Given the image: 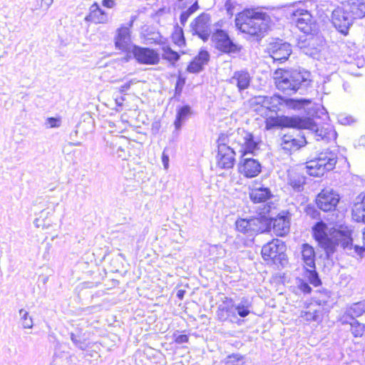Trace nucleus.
<instances>
[{
	"instance_id": "46",
	"label": "nucleus",
	"mask_w": 365,
	"mask_h": 365,
	"mask_svg": "<svg viewBox=\"0 0 365 365\" xmlns=\"http://www.w3.org/2000/svg\"><path fill=\"white\" fill-rule=\"evenodd\" d=\"M299 288L302 292L305 294H309L312 291V288L310 287V286L307 282H302L300 283V284L299 285Z\"/></svg>"
},
{
	"instance_id": "8",
	"label": "nucleus",
	"mask_w": 365,
	"mask_h": 365,
	"mask_svg": "<svg viewBox=\"0 0 365 365\" xmlns=\"http://www.w3.org/2000/svg\"><path fill=\"white\" fill-rule=\"evenodd\" d=\"M212 39L215 48L223 53L229 54L236 53L241 50V47L234 43L228 34L222 29H217L212 34Z\"/></svg>"
},
{
	"instance_id": "37",
	"label": "nucleus",
	"mask_w": 365,
	"mask_h": 365,
	"mask_svg": "<svg viewBox=\"0 0 365 365\" xmlns=\"http://www.w3.org/2000/svg\"><path fill=\"white\" fill-rule=\"evenodd\" d=\"M235 225L237 231L248 235H252L251 230V218L239 219L236 221Z\"/></svg>"
},
{
	"instance_id": "22",
	"label": "nucleus",
	"mask_w": 365,
	"mask_h": 365,
	"mask_svg": "<svg viewBox=\"0 0 365 365\" xmlns=\"http://www.w3.org/2000/svg\"><path fill=\"white\" fill-rule=\"evenodd\" d=\"M268 111H275L278 109V106L285 104L287 107L291 108H297L300 106V102L292 98H284L279 96L274 95L268 96Z\"/></svg>"
},
{
	"instance_id": "55",
	"label": "nucleus",
	"mask_w": 365,
	"mask_h": 365,
	"mask_svg": "<svg viewBox=\"0 0 365 365\" xmlns=\"http://www.w3.org/2000/svg\"><path fill=\"white\" fill-rule=\"evenodd\" d=\"M359 145L365 146V136H361L359 140Z\"/></svg>"
},
{
	"instance_id": "25",
	"label": "nucleus",
	"mask_w": 365,
	"mask_h": 365,
	"mask_svg": "<svg viewBox=\"0 0 365 365\" xmlns=\"http://www.w3.org/2000/svg\"><path fill=\"white\" fill-rule=\"evenodd\" d=\"M278 240H273L264 245L262 248V256L264 260L275 262L276 258L281 255Z\"/></svg>"
},
{
	"instance_id": "33",
	"label": "nucleus",
	"mask_w": 365,
	"mask_h": 365,
	"mask_svg": "<svg viewBox=\"0 0 365 365\" xmlns=\"http://www.w3.org/2000/svg\"><path fill=\"white\" fill-rule=\"evenodd\" d=\"M343 324H349L351 326V331L355 337H360L364 334L365 331V325L360 323L355 319H341Z\"/></svg>"
},
{
	"instance_id": "42",
	"label": "nucleus",
	"mask_w": 365,
	"mask_h": 365,
	"mask_svg": "<svg viewBox=\"0 0 365 365\" xmlns=\"http://www.w3.org/2000/svg\"><path fill=\"white\" fill-rule=\"evenodd\" d=\"M252 106H260L262 109H265V113L268 109V96H255L250 100Z\"/></svg>"
},
{
	"instance_id": "30",
	"label": "nucleus",
	"mask_w": 365,
	"mask_h": 365,
	"mask_svg": "<svg viewBox=\"0 0 365 365\" xmlns=\"http://www.w3.org/2000/svg\"><path fill=\"white\" fill-rule=\"evenodd\" d=\"M307 173L314 177H321L328 172L326 168L322 165L319 160L317 158L312 160L307 163L306 165Z\"/></svg>"
},
{
	"instance_id": "32",
	"label": "nucleus",
	"mask_w": 365,
	"mask_h": 365,
	"mask_svg": "<svg viewBox=\"0 0 365 365\" xmlns=\"http://www.w3.org/2000/svg\"><path fill=\"white\" fill-rule=\"evenodd\" d=\"M288 184L296 191H301L305 184L304 177L296 172L288 173Z\"/></svg>"
},
{
	"instance_id": "7",
	"label": "nucleus",
	"mask_w": 365,
	"mask_h": 365,
	"mask_svg": "<svg viewBox=\"0 0 365 365\" xmlns=\"http://www.w3.org/2000/svg\"><path fill=\"white\" fill-rule=\"evenodd\" d=\"M292 16L297 28L304 34H309L317 31L316 22L312 15L307 10L302 9L293 10Z\"/></svg>"
},
{
	"instance_id": "51",
	"label": "nucleus",
	"mask_w": 365,
	"mask_h": 365,
	"mask_svg": "<svg viewBox=\"0 0 365 365\" xmlns=\"http://www.w3.org/2000/svg\"><path fill=\"white\" fill-rule=\"evenodd\" d=\"M162 162L165 169L167 170L169 167V156L167 154H165V151L163 153L162 155Z\"/></svg>"
},
{
	"instance_id": "60",
	"label": "nucleus",
	"mask_w": 365,
	"mask_h": 365,
	"mask_svg": "<svg viewBox=\"0 0 365 365\" xmlns=\"http://www.w3.org/2000/svg\"><path fill=\"white\" fill-rule=\"evenodd\" d=\"M242 365H247V364H246L244 362V363H242Z\"/></svg>"
},
{
	"instance_id": "10",
	"label": "nucleus",
	"mask_w": 365,
	"mask_h": 365,
	"mask_svg": "<svg viewBox=\"0 0 365 365\" xmlns=\"http://www.w3.org/2000/svg\"><path fill=\"white\" fill-rule=\"evenodd\" d=\"M353 17L344 6L338 7L332 11L331 21L334 27L341 34H346L353 23Z\"/></svg>"
},
{
	"instance_id": "5",
	"label": "nucleus",
	"mask_w": 365,
	"mask_h": 365,
	"mask_svg": "<svg viewBox=\"0 0 365 365\" xmlns=\"http://www.w3.org/2000/svg\"><path fill=\"white\" fill-rule=\"evenodd\" d=\"M287 125L298 129L307 130L317 140L329 143L335 140L337 136L334 128L329 124L319 125L309 118L294 117L287 120Z\"/></svg>"
},
{
	"instance_id": "52",
	"label": "nucleus",
	"mask_w": 365,
	"mask_h": 365,
	"mask_svg": "<svg viewBox=\"0 0 365 365\" xmlns=\"http://www.w3.org/2000/svg\"><path fill=\"white\" fill-rule=\"evenodd\" d=\"M339 121L341 124H349L352 121V119L351 117H344L341 115L339 117Z\"/></svg>"
},
{
	"instance_id": "27",
	"label": "nucleus",
	"mask_w": 365,
	"mask_h": 365,
	"mask_svg": "<svg viewBox=\"0 0 365 365\" xmlns=\"http://www.w3.org/2000/svg\"><path fill=\"white\" fill-rule=\"evenodd\" d=\"M317 159L327 171H330L335 168L337 155L335 152L327 150L319 153Z\"/></svg>"
},
{
	"instance_id": "23",
	"label": "nucleus",
	"mask_w": 365,
	"mask_h": 365,
	"mask_svg": "<svg viewBox=\"0 0 365 365\" xmlns=\"http://www.w3.org/2000/svg\"><path fill=\"white\" fill-rule=\"evenodd\" d=\"M210 59V55L207 51H201L199 54L190 63L187 68L189 73H197L200 72Z\"/></svg>"
},
{
	"instance_id": "47",
	"label": "nucleus",
	"mask_w": 365,
	"mask_h": 365,
	"mask_svg": "<svg viewBox=\"0 0 365 365\" xmlns=\"http://www.w3.org/2000/svg\"><path fill=\"white\" fill-rule=\"evenodd\" d=\"M363 247H359L358 245L352 246V250H354V252L360 253L362 250H365V228L363 232Z\"/></svg>"
},
{
	"instance_id": "15",
	"label": "nucleus",
	"mask_w": 365,
	"mask_h": 365,
	"mask_svg": "<svg viewBox=\"0 0 365 365\" xmlns=\"http://www.w3.org/2000/svg\"><path fill=\"white\" fill-rule=\"evenodd\" d=\"M235 302L232 298L225 297L222 303L218 306L216 312L217 319L220 322L230 321L233 322L232 319L237 318L236 312H235Z\"/></svg>"
},
{
	"instance_id": "6",
	"label": "nucleus",
	"mask_w": 365,
	"mask_h": 365,
	"mask_svg": "<svg viewBox=\"0 0 365 365\" xmlns=\"http://www.w3.org/2000/svg\"><path fill=\"white\" fill-rule=\"evenodd\" d=\"M227 136L222 135L217 140V165L222 169H229L233 167L235 160V156L239 150V147L235 141L233 147L227 145Z\"/></svg>"
},
{
	"instance_id": "59",
	"label": "nucleus",
	"mask_w": 365,
	"mask_h": 365,
	"mask_svg": "<svg viewBox=\"0 0 365 365\" xmlns=\"http://www.w3.org/2000/svg\"><path fill=\"white\" fill-rule=\"evenodd\" d=\"M118 150L123 151L122 148H119Z\"/></svg>"
},
{
	"instance_id": "53",
	"label": "nucleus",
	"mask_w": 365,
	"mask_h": 365,
	"mask_svg": "<svg viewBox=\"0 0 365 365\" xmlns=\"http://www.w3.org/2000/svg\"><path fill=\"white\" fill-rule=\"evenodd\" d=\"M184 43H185V39H184V36H183V32H182V29H180L179 38L178 39L177 43L179 46H181Z\"/></svg>"
},
{
	"instance_id": "3",
	"label": "nucleus",
	"mask_w": 365,
	"mask_h": 365,
	"mask_svg": "<svg viewBox=\"0 0 365 365\" xmlns=\"http://www.w3.org/2000/svg\"><path fill=\"white\" fill-rule=\"evenodd\" d=\"M310 73L307 71L297 70L277 69L273 74V78L277 88L282 92L291 95L299 91H304L310 86Z\"/></svg>"
},
{
	"instance_id": "20",
	"label": "nucleus",
	"mask_w": 365,
	"mask_h": 365,
	"mask_svg": "<svg viewBox=\"0 0 365 365\" xmlns=\"http://www.w3.org/2000/svg\"><path fill=\"white\" fill-rule=\"evenodd\" d=\"M85 21L94 24H107L110 21V18L108 14L95 2L91 6L90 12L85 17Z\"/></svg>"
},
{
	"instance_id": "41",
	"label": "nucleus",
	"mask_w": 365,
	"mask_h": 365,
	"mask_svg": "<svg viewBox=\"0 0 365 365\" xmlns=\"http://www.w3.org/2000/svg\"><path fill=\"white\" fill-rule=\"evenodd\" d=\"M199 9V6L197 2H195L192 6H190L187 10L182 11L180 16V21L182 26H185L187 22L188 18L194 14Z\"/></svg>"
},
{
	"instance_id": "4",
	"label": "nucleus",
	"mask_w": 365,
	"mask_h": 365,
	"mask_svg": "<svg viewBox=\"0 0 365 365\" xmlns=\"http://www.w3.org/2000/svg\"><path fill=\"white\" fill-rule=\"evenodd\" d=\"M270 17L266 13L253 9L245 10L235 18L237 28L243 33L261 38L267 31Z\"/></svg>"
},
{
	"instance_id": "14",
	"label": "nucleus",
	"mask_w": 365,
	"mask_h": 365,
	"mask_svg": "<svg viewBox=\"0 0 365 365\" xmlns=\"http://www.w3.org/2000/svg\"><path fill=\"white\" fill-rule=\"evenodd\" d=\"M133 53L136 61L142 64L155 65L160 61L158 52L149 48L134 46Z\"/></svg>"
},
{
	"instance_id": "17",
	"label": "nucleus",
	"mask_w": 365,
	"mask_h": 365,
	"mask_svg": "<svg viewBox=\"0 0 365 365\" xmlns=\"http://www.w3.org/2000/svg\"><path fill=\"white\" fill-rule=\"evenodd\" d=\"M291 215L288 212H280L273 220V231L277 236H284L290 229Z\"/></svg>"
},
{
	"instance_id": "35",
	"label": "nucleus",
	"mask_w": 365,
	"mask_h": 365,
	"mask_svg": "<svg viewBox=\"0 0 365 365\" xmlns=\"http://www.w3.org/2000/svg\"><path fill=\"white\" fill-rule=\"evenodd\" d=\"M319 307L318 305L311 304L307 307V310L301 312V317L306 321L317 322L319 320Z\"/></svg>"
},
{
	"instance_id": "48",
	"label": "nucleus",
	"mask_w": 365,
	"mask_h": 365,
	"mask_svg": "<svg viewBox=\"0 0 365 365\" xmlns=\"http://www.w3.org/2000/svg\"><path fill=\"white\" fill-rule=\"evenodd\" d=\"M134 83H135V81L131 80V81L127 82L126 83H125L124 85H122L119 88L120 92L121 93H125L130 88V86L132 84H133Z\"/></svg>"
},
{
	"instance_id": "38",
	"label": "nucleus",
	"mask_w": 365,
	"mask_h": 365,
	"mask_svg": "<svg viewBox=\"0 0 365 365\" xmlns=\"http://www.w3.org/2000/svg\"><path fill=\"white\" fill-rule=\"evenodd\" d=\"M291 118H287L283 121L281 119H279L278 118L274 117H270L266 119L265 120V128L267 130H271L276 127H279L282 125H284L286 127H289L287 125V120L290 119ZM292 128L291 126H289Z\"/></svg>"
},
{
	"instance_id": "19",
	"label": "nucleus",
	"mask_w": 365,
	"mask_h": 365,
	"mask_svg": "<svg viewBox=\"0 0 365 365\" xmlns=\"http://www.w3.org/2000/svg\"><path fill=\"white\" fill-rule=\"evenodd\" d=\"M273 197L274 195L272 194L269 188L265 187H254L250 192V200L254 203L266 202V205L268 203L274 205L272 202H268ZM273 207L274 205H272Z\"/></svg>"
},
{
	"instance_id": "36",
	"label": "nucleus",
	"mask_w": 365,
	"mask_h": 365,
	"mask_svg": "<svg viewBox=\"0 0 365 365\" xmlns=\"http://www.w3.org/2000/svg\"><path fill=\"white\" fill-rule=\"evenodd\" d=\"M191 113V108L189 106H184L178 109L174 125L176 129H180L183 121Z\"/></svg>"
},
{
	"instance_id": "49",
	"label": "nucleus",
	"mask_w": 365,
	"mask_h": 365,
	"mask_svg": "<svg viewBox=\"0 0 365 365\" xmlns=\"http://www.w3.org/2000/svg\"><path fill=\"white\" fill-rule=\"evenodd\" d=\"M188 336L185 334H180L175 337V342L178 344H182L187 342L188 341Z\"/></svg>"
},
{
	"instance_id": "34",
	"label": "nucleus",
	"mask_w": 365,
	"mask_h": 365,
	"mask_svg": "<svg viewBox=\"0 0 365 365\" xmlns=\"http://www.w3.org/2000/svg\"><path fill=\"white\" fill-rule=\"evenodd\" d=\"M252 303L247 297H242L237 304H235V312L237 311L239 316L246 317L250 313Z\"/></svg>"
},
{
	"instance_id": "21",
	"label": "nucleus",
	"mask_w": 365,
	"mask_h": 365,
	"mask_svg": "<svg viewBox=\"0 0 365 365\" xmlns=\"http://www.w3.org/2000/svg\"><path fill=\"white\" fill-rule=\"evenodd\" d=\"M228 81L230 84L236 86L238 91L241 92L250 86L251 76L246 71H237L233 73Z\"/></svg>"
},
{
	"instance_id": "54",
	"label": "nucleus",
	"mask_w": 365,
	"mask_h": 365,
	"mask_svg": "<svg viewBox=\"0 0 365 365\" xmlns=\"http://www.w3.org/2000/svg\"><path fill=\"white\" fill-rule=\"evenodd\" d=\"M185 293V291L183 290V289H180L177 292V297L180 299H182L183 297H184V294Z\"/></svg>"
},
{
	"instance_id": "24",
	"label": "nucleus",
	"mask_w": 365,
	"mask_h": 365,
	"mask_svg": "<svg viewBox=\"0 0 365 365\" xmlns=\"http://www.w3.org/2000/svg\"><path fill=\"white\" fill-rule=\"evenodd\" d=\"M352 218L365 223V195H359L356 197L352 207Z\"/></svg>"
},
{
	"instance_id": "39",
	"label": "nucleus",
	"mask_w": 365,
	"mask_h": 365,
	"mask_svg": "<svg viewBox=\"0 0 365 365\" xmlns=\"http://www.w3.org/2000/svg\"><path fill=\"white\" fill-rule=\"evenodd\" d=\"M19 312L22 327L24 329H31L34 326V322L29 312L24 309H21Z\"/></svg>"
},
{
	"instance_id": "1",
	"label": "nucleus",
	"mask_w": 365,
	"mask_h": 365,
	"mask_svg": "<svg viewBox=\"0 0 365 365\" xmlns=\"http://www.w3.org/2000/svg\"><path fill=\"white\" fill-rule=\"evenodd\" d=\"M235 142L238 145V153L241 155V160L238 164L240 173L248 178L257 176L262 170L260 163L256 159L245 156L248 154H255L259 149V141L252 133L244 129H238Z\"/></svg>"
},
{
	"instance_id": "57",
	"label": "nucleus",
	"mask_w": 365,
	"mask_h": 365,
	"mask_svg": "<svg viewBox=\"0 0 365 365\" xmlns=\"http://www.w3.org/2000/svg\"><path fill=\"white\" fill-rule=\"evenodd\" d=\"M181 91V88H179V83L178 82L177 83V86H176V91Z\"/></svg>"
},
{
	"instance_id": "11",
	"label": "nucleus",
	"mask_w": 365,
	"mask_h": 365,
	"mask_svg": "<svg viewBox=\"0 0 365 365\" xmlns=\"http://www.w3.org/2000/svg\"><path fill=\"white\" fill-rule=\"evenodd\" d=\"M272 204L264 205L259 212V217L251 218L252 235L255 233L267 232L271 228L272 220L266 216L272 209Z\"/></svg>"
},
{
	"instance_id": "9",
	"label": "nucleus",
	"mask_w": 365,
	"mask_h": 365,
	"mask_svg": "<svg viewBox=\"0 0 365 365\" xmlns=\"http://www.w3.org/2000/svg\"><path fill=\"white\" fill-rule=\"evenodd\" d=\"M307 143L304 135H295L294 133L284 134L279 140L278 145L285 154H291Z\"/></svg>"
},
{
	"instance_id": "16",
	"label": "nucleus",
	"mask_w": 365,
	"mask_h": 365,
	"mask_svg": "<svg viewBox=\"0 0 365 365\" xmlns=\"http://www.w3.org/2000/svg\"><path fill=\"white\" fill-rule=\"evenodd\" d=\"M134 19H132L128 26H121L117 29V34L115 37V45L117 48L121 51H127L130 46V28L133 26Z\"/></svg>"
},
{
	"instance_id": "31",
	"label": "nucleus",
	"mask_w": 365,
	"mask_h": 365,
	"mask_svg": "<svg viewBox=\"0 0 365 365\" xmlns=\"http://www.w3.org/2000/svg\"><path fill=\"white\" fill-rule=\"evenodd\" d=\"M365 312V300L353 304L348 308L341 319H355Z\"/></svg>"
},
{
	"instance_id": "29",
	"label": "nucleus",
	"mask_w": 365,
	"mask_h": 365,
	"mask_svg": "<svg viewBox=\"0 0 365 365\" xmlns=\"http://www.w3.org/2000/svg\"><path fill=\"white\" fill-rule=\"evenodd\" d=\"M70 336L73 344L79 349L85 351L90 347V342L88 341L86 334L83 333L81 329L71 332Z\"/></svg>"
},
{
	"instance_id": "58",
	"label": "nucleus",
	"mask_w": 365,
	"mask_h": 365,
	"mask_svg": "<svg viewBox=\"0 0 365 365\" xmlns=\"http://www.w3.org/2000/svg\"><path fill=\"white\" fill-rule=\"evenodd\" d=\"M73 145H81V143L78 142V143H73Z\"/></svg>"
},
{
	"instance_id": "18",
	"label": "nucleus",
	"mask_w": 365,
	"mask_h": 365,
	"mask_svg": "<svg viewBox=\"0 0 365 365\" xmlns=\"http://www.w3.org/2000/svg\"><path fill=\"white\" fill-rule=\"evenodd\" d=\"M350 15L355 19L365 16V0H340Z\"/></svg>"
},
{
	"instance_id": "40",
	"label": "nucleus",
	"mask_w": 365,
	"mask_h": 365,
	"mask_svg": "<svg viewBox=\"0 0 365 365\" xmlns=\"http://www.w3.org/2000/svg\"><path fill=\"white\" fill-rule=\"evenodd\" d=\"M162 56L164 59L174 63L178 61L180 58L178 53L173 51L169 46H163Z\"/></svg>"
},
{
	"instance_id": "13",
	"label": "nucleus",
	"mask_w": 365,
	"mask_h": 365,
	"mask_svg": "<svg viewBox=\"0 0 365 365\" xmlns=\"http://www.w3.org/2000/svg\"><path fill=\"white\" fill-rule=\"evenodd\" d=\"M191 28L195 34L206 41L212 33L210 15L201 14L191 23Z\"/></svg>"
},
{
	"instance_id": "44",
	"label": "nucleus",
	"mask_w": 365,
	"mask_h": 365,
	"mask_svg": "<svg viewBox=\"0 0 365 365\" xmlns=\"http://www.w3.org/2000/svg\"><path fill=\"white\" fill-rule=\"evenodd\" d=\"M45 125L48 128H59L61 125V118H48Z\"/></svg>"
},
{
	"instance_id": "12",
	"label": "nucleus",
	"mask_w": 365,
	"mask_h": 365,
	"mask_svg": "<svg viewBox=\"0 0 365 365\" xmlns=\"http://www.w3.org/2000/svg\"><path fill=\"white\" fill-rule=\"evenodd\" d=\"M339 199V194L332 189H324L318 195L316 202L320 210L328 212L335 209Z\"/></svg>"
},
{
	"instance_id": "28",
	"label": "nucleus",
	"mask_w": 365,
	"mask_h": 365,
	"mask_svg": "<svg viewBox=\"0 0 365 365\" xmlns=\"http://www.w3.org/2000/svg\"><path fill=\"white\" fill-rule=\"evenodd\" d=\"M302 259L304 265L310 269H314L315 267V252L314 248L309 244H303L301 247Z\"/></svg>"
},
{
	"instance_id": "26",
	"label": "nucleus",
	"mask_w": 365,
	"mask_h": 365,
	"mask_svg": "<svg viewBox=\"0 0 365 365\" xmlns=\"http://www.w3.org/2000/svg\"><path fill=\"white\" fill-rule=\"evenodd\" d=\"M272 58L275 61H285L292 53L290 44L287 43H277L272 48Z\"/></svg>"
},
{
	"instance_id": "2",
	"label": "nucleus",
	"mask_w": 365,
	"mask_h": 365,
	"mask_svg": "<svg viewBox=\"0 0 365 365\" xmlns=\"http://www.w3.org/2000/svg\"><path fill=\"white\" fill-rule=\"evenodd\" d=\"M327 227L325 223L317 222L313 227V235L319 245L325 250L327 257H330L336 246H341L349 254H352V238L351 232L335 230L329 237L327 234Z\"/></svg>"
},
{
	"instance_id": "43",
	"label": "nucleus",
	"mask_w": 365,
	"mask_h": 365,
	"mask_svg": "<svg viewBox=\"0 0 365 365\" xmlns=\"http://www.w3.org/2000/svg\"><path fill=\"white\" fill-rule=\"evenodd\" d=\"M306 269L309 272L308 278L309 282L315 287L319 285L321 283V280L319 278L318 274L317 273L315 268L310 269L309 267H307Z\"/></svg>"
},
{
	"instance_id": "56",
	"label": "nucleus",
	"mask_w": 365,
	"mask_h": 365,
	"mask_svg": "<svg viewBox=\"0 0 365 365\" xmlns=\"http://www.w3.org/2000/svg\"><path fill=\"white\" fill-rule=\"evenodd\" d=\"M34 225L36 227H40V225L38 224V219H36L34 222Z\"/></svg>"
},
{
	"instance_id": "45",
	"label": "nucleus",
	"mask_w": 365,
	"mask_h": 365,
	"mask_svg": "<svg viewBox=\"0 0 365 365\" xmlns=\"http://www.w3.org/2000/svg\"><path fill=\"white\" fill-rule=\"evenodd\" d=\"M242 359V356L239 354H233L227 356L226 359V364L227 365H238Z\"/></svg>"
},
{
	"instance_id": "50",
	"label": "nucleus",
	"mask_w": 365,
	"mask_h": 365,
	"mask_svg": "<svg viewBox=\"0 0 365 365\" xmlns=\"http://www.w3.org/2000/svg\"><path fill=\"white\" fill-rule=\"evenodd\" d=\"M102 4L106 8L112 9L115 6V2L114 0H103Z\"/></svg>"
}]
</instances>
